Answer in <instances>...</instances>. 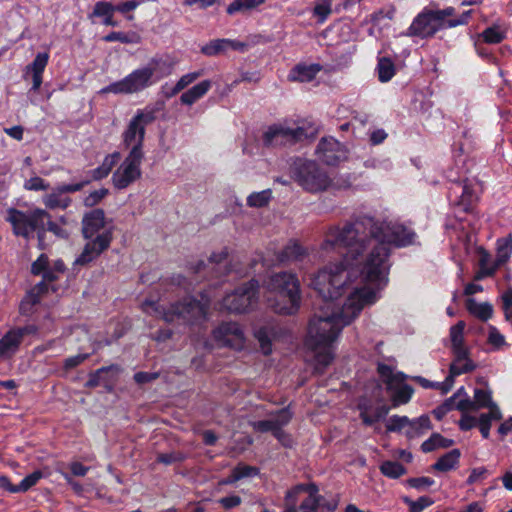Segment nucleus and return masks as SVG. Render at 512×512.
<instances>
[{"mask_svg":"<svg viewBox=\"0 0 512 512\" xmlns=\"http://www.w3.org/2000/svg\"><path fill=\"white\" fill-rule=\"evenodd\" d=\"M453 445L454 440L445 438L439 433H432V435L421 444V450L424 453H429L438 448H449Z\"/></svg>","mask_w":512,"mask_h":512,"instance_id":"2f4dec72","label":"nucleus"},{"mask_svg":"<svg viewBox=\"0 0 512 512\" xmlns=\"http://www.w3.org/2000/svg\"><path fill=\"white\" fill-rule=\"evenodd\" d=\"M120 157V154L118 152H115L113 154L107 155L102 164L94 169L92 171V178L94 180H100L108 176V174L111 172L113 166L116 164Z\"/></svg>","mask_w":512,"mask_h":512,"instance_id":"f704fd0d","label":"nucleus"},{"mask_svg":"<svg viewBox=\"0 0 512 512\" xmlns=\"http://www.w3.org/2000/svg\"><path fill=\"white\" fill-rule=\"evenodd\" d=\"M88 353H81L74 356H70L66 358L63 362V369L64 371L68 372L79 365H81L84 361H86L89 358Z\"/></svg>","mask_w":512,"mask_h":512,"instance_id":"864d4df0","label":"nucleus"},{"mask_svg":"<svg viewBox=\"0 0 512 512\" xmlns=\"http://www.w3.org/2000/svg\"><path fill=\"white\" fill-rule=\"evenodd\" d=\"M272 199L271 189L253 192L247 197V205L252 208L266 207Z\"/></svg>","mask_w":512,"mask_h":512,"instance_id":"58836bf2","label":"nucleus"},{"mask_svg":"<svg viewBox=\"0 0 512 512\" xmlns=\"http://www.w3.org/2000/svg\"><path fill=\"white\" fill-rule=\"evenodd\" d=\"M144 0H130L123 3H120L115 6V10L126 15V18L128 20H133V15H130L129 12L135 10L137 7H139Z\"/></svg>","mask_w":512,"mask_h":512,"instance_id":"603ef678","label":"nucleus"},{"mask_svg":"<svg viewBox=\"0 0 512 512\" xmlns=\"http://www.w3.org/2000/svg\"><path fill=\"white\" fill-rule=\"evenodd\" d=\"M43 477V472L41 470H35L31 474L25 476L22 481L19 483L20 492H26L33 486H35L40 479Z\"/></svg>","mask_w":512,"mask_h":512,"instance_id":"09e8293b","label":"nucleus"},{"mask_svg":"<svg viewBox=\"0 0 512 512\" xmlns=\"http://www.w3.org/2000/svg\"><path fill=\"white\" fill-rule=\"evenodd\" d=\"M21 342L12 329L0 338V361L12 358L19 350Z\"/></svg>","mask_w":512,"mask_h":512,"instance_id":"4be33fe9","label":"nucleus"},{"mask_svg":"<svg viewBox=\"0 0 512 512\" xmlns=\"http://www.w3.org/2000/svg\"><path fill=\"white\" fill-rule=\"evenodd\" d=\"M203 74H204L203 70H198V71H194V72H190V73L182 75L176 83V85L178 86L177 89H181V90L185 89L190 84L195 82L198 78L203 76Z\"/></svg>","mask_w":512,"mask_h":512,"instance_id":"6e6d98bb","label":"nucleus"},{"mask_svg":"<svg viewBox=\"0 0 512 512\" xmlns=\"http://www.w3.org/2000/svg\"><path fill=\"white\" fill-rule=\"evenodd\" d=\"M259 282L252 278L239 286L222 299V307L231 313H246L257 305L259 299Z\"/></svg>","mask_w":512,"mask_h":512,"instance_id":"6e6552de","label":"nucleus"},{"mask_svg":"<svg viewBox=\"0 0 512 512\" xmlns=\"http://www.w3.org/2000/svg\"><path fill=\"white\" fill-rule=\"evenodd\" d=\"M82 224H105V213L102 209H94L86 214Z\"/></svg>","mask_w":512,"mask_h":512,"instance_id":"bf43d9fd","label":"nucleus"},{"mask_svg":"<svg viewBox=\"0 0 512 512\" xmlns=\"http://www.w3.org/2000/svg\"><path fill=\"white\" fill-rule=\"evenodd\" d=\"M106 42L119 41L126 44H137L140 42V36L137 33L111 32L104 38Z\"/></svg>","mask_w":512,"mask_h":512,"instance_id":"79ce46f5","label":"nucleus"},{"mask_svg":"<svg viewBox=\"0 0 512 512\" xmlns=\"http://www.w3.org/2000/svg\"><path fill=\"white\" fill-rule=\"evenodd\" d=\"M432 428L430 417L427 414H423L415 419H410V423L405 431V436L408 439L421 436L425 431Z\"/></svg>","mask_w":512,"mask_h":512,"instance_id":"c85d7f7f","label":"nucleus"},{"mask_svg":"<svg viewBox=\"0 0 512 512\" xmlns=\"http://www.w3.org/2000/svg\"><path fill=\"white\" fill-rule=\"evenodd\" d=\"M12 229L14 235L22 236L27 239L30 238L34 232H36L40 248L44 249L43 242L46 233L45 226H12Z\"/></svg>","mask_w":512,"mask_h":512,"instance_id":"c9c22d12","label":"nucleus"},{"mask_svg":"<svg viewBox=\"0 0 512 512\" xmlns=\"http://www.w3.org/2000/svg\"><path fill=\"white\" fill-rule=\"evenodd\" d=\"M409 423L410 419L407 416L392 415L386 423V430L387 432L401 433Z\"/></svg>","mask_w":512,"mask_h":512,"instance_id":"37998d69","label":"nucleus"},{"mask_svg":"<svg viewBox=\"0 0 512 512\" xmlns=\"http://www.w3.org/2000/svg\"><path fill=\"white\" fill-rule=\"evenodd\" d=\"M316 153L327 165H336L347 159V149L335 138L324 137L317 146Z\"/></svg>","mask_w":512,"mask_h":512,"instance_id":"4468645a","label":"nucleus"},{"mask_svg":"<svg viewBox=\"0 0 512 512\" xmlns=\"http://www.w3.org/2000/svg\"><path fill=\"white\" fill-rule=\"evenodd\" d=\"M474 401L477 410L481 408H487L493 403L492 392L490 390L476 388L474 390Z\"/></svg>","mask_w":512,"mask_h":512,"instance_id":"49530a36","label":"nucleus"},{"mask_svg":"<svg viewBox=\"0 0 512 512\" xmlns=\"http://www.w3.org/2000/svg\"><path fill=\"white\" fill-rule=\"evenodd\" d=\"M322 70L319 64H298L289 73L290 81L310 82Z\"/></svg>","mask_w":512,"mask_h":512,"instance_id":"412c9836","label":"nucleus"},{"mask_svg":"<svg viewBox=\"0 0 512 512\" xmlns=\"http://www.w3.org/2000/svg\"><path fill=\"white\" fill-rule=\"evenodd\" d=\"M227 258L228 251L227 248H224L219 253H212L207 263L203 260H199L191 269L193 273L200 274L204 273L206 269L211 266V277L221 278L228 275L231 271L226 263Z\"/></svg>","mask_w":512,"mask_h":512,"instance_id":"dca6fc26","label":"nucleus"},{"mask_svg":"<svg viewBox=\"0 0 512 512\" xmlns=\"http://www.w3.org/2000/svg\"><path fill=\"white\" fill-rule=\"evenodd\" d=\"M377 373L380 378L386 385V390L393 389L392 377H393V368L390 365L385 363H378L377 365Z\"/></svg>","mask_w":512,"mask_h":512,"instance_id":"8fccbe9b","label":"nucleus"},{"mask_svg":"<svg viewBox=\"0 0 512 512\" xmlns=\"http://www.w3.org/2000/svg\"><path fill=\"white\" fill-rule=\"evenodd\" d=\"M264 0H234L227 7V13L233 15L236 13H246L257 8Z\"/></svg>","mask_w":512,"mask_h":512,"instance_id":"4c0bfd02","label":"nucleus"},{"mask_svg":"<svg viewBox=\"0 0 512 512\" xmlns=\"http://www.w3.org/2000/svg\"><path fill=\"white\" fill-rule=\"evenodd\" d=\"M406 483H407V485H409L410 487H412L414 489L422 490L426 487L432 486L435 483V481H434V479H432L430 477L422 476V477L409 478V479H407Z\"/></svg>","mask_w":512,"mask_h":512,"instance_id":"13d9d810","label":"nucleus"},{"mask_svg":"<svg viewBox=\"0 0 512 512\" xmlns=\"http://www.w3.org/2000/svg\"><path fill=\"white\" fill-rule=\"evenodd\" d=\"M155 119V112L151 109L137 111L123 132V143L126 147H131L130 151L138 150L139 153H143L142 146L146 126L154 122Z\"/></svg>","mask_w":512,"mask_h":512,"instance_id":"9d476101","label":"nucleus"},{"mask_svg":"<svg viewBox=\"0 0 512 512\" xmlns=\"http://www.w3.org/2000/svg\"><path fill=\"white\" fill-rule=\"evenodd\" d=\"M251 425L254 431L260 433L271 432L273 434V432L276 429V424L274 420H259L253 422Z\"/></svg>","mask_w":512,"mask_h":512,"instance_id":"69168bd1","label":"nucleus"},{"mask_svg":"<svg viewBox=\"0 0 512 512\" xmlns=\"http://www.w3.org/2000/svg\"><path fill=\"white\" fill-rule=\"evenodd\" d=\"M307 251L297 241H290L277 255L280 263L290 262L291 260H301Z\"/></svg>","mask_w":512,"mask_h":512,"instance_id":"bb28decb","label":"nucleus"},{"mask_svg":"<svg viewBox=\"0 0 512 512\" xmlns=\"http://www.w3.org/2000/svg\"><path fill=\"white\" fill-rule=\"evenodd\" d=\"M238 480L247 477H255L260 474V469L256 466H251L243 462L238 463L233 469Z\"/></svg>","mask_w":512,"mask_h":512,"instance_id":"a18cd8bd","label":"nucleus"},{"mask_svg":"<svg viewBox=\"0 0 512 512\" xmlns=\"http://www.w3.org/2000/svg\"><path fill=\"white\" fill-rule=\"evenodd\" d=\"M229 44H231L230 39H215L203 45L200 51L206 56H216L229 49Z\"/></svg>","mask_w":512,"mask_h":512,"instance_id":"e433bc0d","label":"nucleus"},{"mask_svg":"<svg viewBox=\"0 0 512 512\" xmlns=\"http://www.w3.org/2000/svg\"><path fill=\"white\" fill-rule=\"evenodd\" d=\"M49 268V258L46 254L42 253L31 265V273L33 275H41Z\"/></svg>","mask_w":512,"mask_h":512,"instance_id":"4d7b16f0","label":"nucleus"},{"mask_svg":"<svg viewBox=\"0 0 512 512\" xmlns=\"http://www.w3.org/2000/svg\"><path fill=\"white\" fill-rule=\"evenodd\" d=\"M344 316L325 313L315 315L309 322L306 345L315 352V371L319 374H323L334 359V354L329 347L343 329L339 318Z\"/></svg>","mask_w":512,"mask_h":512,"instance_id":"f03ea898","label":"nucleus"},{"mask_svg":"<svg viewBox=\"0 0 512 512\" xmlns=\"http://www.w3.org/2000/svg\"><path fill=\"white\" fill-rule=\"evenodd\" d=\"M390 408L391 407L387 405H380L375 408L372 414H369L367 411L368 407L359 404V416L364 425L373 426L375 423L379 422L380 420L384 419L387 416V414L390 411Z\"/></svg>","mask_w":512,"mask_h":512,"instance_id":"c756f323","label":"nucleus"},{"mask_svg":"<svg viewBox=\"0 0 512 512\" xmlns=\"http://www.w3.org/2000/svg\"><path fill=\"white\" fill-rule=\"evenodd\" d=\"M49 55L47 53H38L34 58L33 62L26 66V73L32 74H43L47 63H48Z\"/></svg>","mask_w":512,"mask_h":512,"instance_id":"c03bdc74","label":"nucleus"},{"mask_svg":"<svg viewBox=\"0 0 512 512\" xmlns=\"http://www.w3.org/2000/svg\"><path fill=\"white\" fill-rule=\"evenodd\" d=\"M455 13L452 7L443 10H424L412 22L407 35L421 38L431 37L437 31L467 23L471 11L464 12L458 19H450Z\"/></svg>","mask_w":512,"mask_h":512,"instance_id":"39448f33","label":"nucleus"},{"mask_svg":"<svg viewBox=\"0 0 512 512\" xmlns=\"http://www.w3.org/2000/svg\"><path fill=\"white\" fill-rule=\"evenodd\" d=\"M465 326H466L465 322L461 320V321H458L455 325H453L450 328V339H451L452 347L459 346L464 343L463 333H464Z\"/></svg>","mask_w":512,"mask_h":512,"instance_id":"de8ad7c7","label":"nucleus"},{"mask_svg":"<svg viewBox=\"0 0 512 512\" xmlns=\"http://www.w3.org/2000/svg\"><path fill=\"white\" fill-rule=\"evenodd\" d=\"M477 422L478 418L468 413H464L458 421V426L461 431H469L477 426Z\"/></svg>","mask_w":512,"mask_h":512,"instance_id":"774afa93","label":"nucleus"},{"mask_svg":"<svg viewBox=\"0 0 512 512\" xmlns=\"http://www.w3.org/2000/svg\"><path fill=\"white\" fill-rule=\"evenodd\" d=\"M507 29L504 25L495 23L486 28L480 34V37L487 44H499L506 38Z\"/></svg>","mask_w":512,"mask_h":512,"instance_id":"7c9ffc66","label":"nucleus"},{"mask_svg":"<svg viewBox=\"0 0 512 512\" xmlns=\"http://www.w3.org/2000/svg\"><path fill=\"white\" fill-rule=\"evenodd\" d=\"M488 343L497 349L505 344L504 336L494 326H490L489 328Z\"/></svg>","mask_w":512,"mask_h":512,"instance_id":"338daca9","label":"nucleus"},{"mask_svg":"<svg viewBox=\"0 0 512 512\" xmlns=\"http://www.w3.org/2000/svg\"><path fill=\"white\" fill-rule=\"evenodd\" d=\"M461 452L458 448L452 449L442 455L433 465L432 468L439 472H448L455 469L459 464Z\"/></svg>","mask_w":512,"mask_h":512,"instance_id":"cd10ccee","label":"nucleus"},{"mask_svg":"<svg viewBox=\"0 0 512 512\" xmlns=\"http://www.w3.org/2000/svg\"><path fill=\"white\" fill-rule=\"evenodd\" d=\"M144 158L143 153L138 150L130 151L125 160L116 169L112 176L113 185L117 189L127 188L131 183L141 176V163Z\"/></svg>","mask_w":512,"mask_h":512,"instance_id":"ddd939ff","label":"nucleus"},{"mask_svg":"<svg viewBox=\"0 0 512 512\" xmlns=\"http://www.w3.org/2000/svg\"><path fill=\"white\" fill-rule=\"evenodd\" d=\"M379 469L384 476L390 479H398L407 472V469L403 464L398 461L391 460L383 461Z\"/></svg>","mask_w":512,"mask_h":512,"instance_id":"72a5a7b5","label":"nucleus"},{"mask_svg":"<svg viewBox=\"0 0 512 512\" xmlns=\"http://www.w3.org/2000/svg\"><path fill=\"white\" fill-rule=\"evenodd\" d=\"M477 368V365L474 363L473 360H468V362L464 363L462 366H458L455 363H451L449 366V374L445 378L443 382H436L438 384V387L436 389L440 390L442 394H447L453 387L455 377L471 373Z\"/></svg>","mask_w":512,"mask_h":512,"instance_id":"aec40b11","label":"nucleus"},{"mask_svg":"<svg viewBox=\"0 0 512 512\" xmlns=\"http://www.w3.org/2000/svg\"><path fill=\"white\" fill-rule=\"evenodd\" d=\"M331 1L325 0L322 3H318L314 7V15L318 17L320 22H324L326 18L331 14Z\"/></svg>","mask_w":512,"mask_h":512,"instance_id":"680f3d73","label":"nucleus"},{"mask_svg":"<svg viewBox=\"0 0 512 512\" xmlns=\"http://www.w3.org/2000/svg\"><path fill=\"white\" fill-rule=\"evenodd\" d=\"M266 290L273 294L267 299L268 306L280 315H294L301 304L300 282L296 274L286 271L273 273L264 282Z\"/></svg>","mask_w":512,"mask_h":512,"instance_id":"7ed1b4c3","label":"nucleus"},{"mask_svg":"<svg viewBox=\"0 0 512 512\" xmlns=\"http://www.w3.org/2000/svg\"><path fill=\"white\" fill-rule=\"evenodd\" d=\"M296 181L304 189L310 192L325 190L331 184V179L315 162L306 161L296 169Z\"/></svg>","mask_w":512,"mask_h":512,"instance_id":"9b49d317","label":"nucleus"},{"mask_svg":"<svg viewBox=\"0 0 512 512\" xmlns=\"http://www.w3.org/2000/svg\"><path fill=\"white\" fill-rule=\"evenodd\" d=\"M89 181H84L76 184H63L58 186L52 193L46 195L43 198V202L47 208L55 209L62 208L65 209L69 206L71 200L68 197H63L62 195L65 193H73L80 191L83 189L85 185H87Z\"/></svg>","mask_w":512,"mask_h":512,"instance_id":"a211bd4d","label":"nucleus"},{"mask_svg":"<svg viewBox=\"0 0 512 512\" xmlns=\"http://www.w3.org/2000/svg\"><path fill=\"white\" fill-rule=\"evenodd\" d=\"M11 329L14 331L15 335L18 337L21 343L23 342L25 336L37 335L39 332V327L35 324H28L22 327H14Z\"/></svg>","mask_w":512,"mask_h":512,"instance_id":"052dcab7","label":"nucleus"},{"mask_svg":"<svg viewBox=\"0 0 512 512\" xmlns=\"http://www.w3.org/2000/svg\"><path fill=\"white\" fill-rule=\"evenodd\" d=\"M218 503L224 510H231L241 505L242 498L236 494H232L226 497H222L218 500Z\"/></svg>","mask_w":512,"mask_h":512,"instance_id":"0e129e2a","label":"nucleus"},{"mask_svg":"<svg viewBox=\"0 0 512 512\" xmlns=\"http://www.w3.org/2000/svg\"><path fill=\"white\" fill-rule=\"evenodd\" d=\"M378 78L381 82H388L395 74V66L390 58L382 57L377 64Z\"/></svg>","mask_w":512,"mask_h":512,"instance_id":"ea45409f","label":"nucleus"},{"mask_svg":"<svg viewBox=\"0 0 512 512\" xmlns=\"http://www.w3.org/2000/svg\"><path fill=\"white\" fill-rule=\"evenodd\" d=\"M358 303L351 305V314H348L347 310L342 311H332L331 313H335L337 315L343 314L344 317L339 318V323L341 326L349 325L361 312L365 305H371L376 301V292L371 288H362L356 291Z\"/></svg>","mask_w":512,"mask_h":512,"instance_id":"f3484780","label":"nucleus"},{"mask_svg":"<svg viewBox=\"0 0 512 512\" xmlns=\"http://www.w3.org/2000/svg\"><path fill=\"white\" fill-rule=\"evenodd\" d=\"M211 87L212 82L210 80H203L185 91L180 97V102L183 105L191 106L201 99L211 89Z\"/></svg>","mask_w":512,"mask_h":512,"instance_id":"a878e982","label":"nucleus"},{"mask_svg":"<svg viewBox=\"0 0 512 512\" xmlns=\"http://www.w3.org/2000/svg\"><path fill=\"white\" fill-rule=\"evenodd\" d=\"M45 220L48 221L47 224H52L49 221V215L45 210L39 209V208H29L25 211L11 209L9 211V218L8 221L11 222V224H38L44 223Z\"/></svg>","mask_w":512,"mask_h":512,"instance_id":"6ab92c4d","label":"nucleus"},{"mask_svg":"<svg viewBox=\"0 0 512 512\" xmlns=\"http://www.w3.org/2000/svg\"><path fill=\"white\" fill-rule=\"evenodd\" d=\"M277 335V329L274 326H261L254 332V337L258 341L262 353L268 356L272 353V342Z\"/></svg>","mask_w":512,"mask_h":512,"instance_id":"5701e85b","label":"nucleus"},{"mask_svg":"<svg viewBox=\"0 0 512 512\" xmlns=\"http://www.w3.org/2000/svg\"><path fill=\"white\" fill-rule=\"evenodd\" d=\"M120 367L117 364H111L109 366H103L95 371H92L88 375V380L84 384L85 388L93 389L100 385H102L101 382V375L102 374H108L109 372H119Z\"/></svg>","mask_w":512,"mask_h":512,"instance_id":"473e14b6","label":"nucleus"},{"mask_svg":"<svg viewBox=\"0 0 512 512\" xmlns=\"http://www.w3.org/2000/svg\"><path fill=\"white\" fill-rule=\"evenodd\" d=\"M371 238L360 236L356 226H343L334 238L324 241V248H332L341 256L342 260L330 263L320 269L312 279L313 289L322 298L328 308L334 300L340 298L345 292L348 280L347 270L355 265L358 257L368 246L375 242L367 255L361 269L364 280L378 284L387 282L390 264V246L405 247L413 244L415 232L408 226H370Z\"/></svg>","mask_w":512,"mask_h":512,"instance_id":"f257e3e1","label":"nucleus"},{"mask_svg":"<svg viewBox=\"0 0 512 512\" xmlns=\"http://www.w3.org/2000/svg\"><path fill=\"white\" fill-rule=\"evenodd\" d=\"M451 195H454L452 203L456 220L471 221L468 216L472 215L474 205L478 200V193L474 187L467 182L456 183L451 188Z\"/></svg>","mask_w":512,"mask_h":512,"instance_id":"f8f14e48","label":"nucleus"},{"mask_svg":"<svg viewBox=\"0 0 512 512\" xmlns=\"http://www.w3.org/2000/svg\"><path fill=\"white\" fill-rule=\"evenodd\" d=\"M209 301L205 302L194 297H185L181 301L172 303L164 312L166 322H182L187 325L201 324L207 319Z\"/></svg>","mask_w":512,"mask_h":512,"instance_id":"423d86ee","label":"nucleus"},{"mask_svg":"<svg viewBox=\"0 0 512 512\" xmlns=\"http://www.w3.org/2000/svg\"><path fill=\"white\" fill-rule=\"evenodd\" d=\"M316 130L312 126L289 127L283 124L270 126L263 135L267 146L292 145L313 138Z\"/></svg>","mask_w":512,"mask_h":512,"instance_id":"1a4fd4ad","label":"nucleus"},{"mask_svg":"<svg viewBox=\"0 0 512 512\" xmlns=\"http://www.w3.org/2000/svg\"><path fill=\"white\" fill-rule=\"evenodd\" d=\"M489 475L488 470L485 467H477L471 470L469 477L466 480L467 485H473L474 483L485 480Z\"/></svg>","mask_w":512,"mask_h":512,"instance_id":"e2e57ef3","label":"nucleus"},{"mask_svg":"<svg viewBox=\"0 0 512 512\" xmlns=\"http://www.w3.org/2000/svg\"><path fill=\"white\" fill-rule=\"evenodd\" d=\"M115 11V6L110 2L98 1L94 5L92 16L103 17L104 19L109 14H114Z\"/></svg>","mask_w":512,"mask_h":512,"instance_id":"3c124183","label":"nucleus"},{"mask_svg":"<svg viewBox=\"0 0 512 512\" xmlns=\"http://www.w3.org/2000/svg\"><path fill=\"white\" fill-rule=\"evenodd\" d=\"M158 69L163 71V76H168L172 73L173 65L162 58H152L147 66L135 69L122 80L104 87L101 93L133 94L141 92L154 83L153 77Z\"/></svg>","mask_w":512,"mask_h":512,"instance_id":"20e7f679","label":"nucleus"},{"mask_svg":"<svg viewBox=\"0 0 512 512\" xmlns=\"http://www.w3.org/2000/svg\"><path fill=\"white\" fill-rule=\"evenodd\" d=\"M512 253V236L508 235L497 241V255L496 259L489 268H479L475 273L473 279L475 281L483 280L487 277H492L500 266L505 264Z\"/></svg>","mask_w":512,"mask_h":512,"instance_id":"2eb2a0df","label":"nucleus"},{"mask_svg":"<svg viewBox=\"0 0 512 512\" xmlns=\"http://www.w3.org/2000/svg\"><path fill=\"white\" fill-rule=\"evenodd\" d=\"M292 418H293V413L290 410V407L287 406V407H283L280 410H278L276 412V418L273 420L276 424V428H282L283 426H286L287 424H289V422L292 420Z\"/></svg>","mask_w":512,"mask_h":512,"instance_id":"5fc2aeb1","label":"nucleus"},{"mask_svg":"<svg viewBox=\"0 0 512 512\" xmlns=\"http://www.w3.org/2000/svg\"><path fill=\"white\" fill-rule=\"evenodd\" d=\"M465 308L469 314L482 322H487L493 316V305L489 302L478 303L474 298H467Z\"/></svg>","mask_w":512,"mask_h":512,"instance_id":"b1692460","label":"nucleus"},{"mask_svg":"<svg viewBox=\"0 0 512 512\" xmlns=\"http://www.w3.org/2000/svg\"><path fill=\"white\" fill-rule=\"evenodd\" d=\"M386 391L390 394L391 407L396 408L409 403L415 390L409 384H393V389Z\"/></svg>","mask_w":512,"mask_h":512,"instance_id":"393cba45","label":"nucleus"},{"mask_svg":"<svg viewBox=\"0 0 512 512\" xmlns=\"http://www.w3.org/2000/svg\"><path fill=\"white\" fill-rule=\"evenodd\" d=\"M106 226H82V234L89 241L85 244L80 255L75 259L74 265L86 266L97 259L102 252L107 250L112 242V229L102 232Z\"/></svg>","mask_w":512,"mask_h":512,"instance_id":"0eeeda50","label":"nucleus"},{"mask_svg":"<svg viewBox=\"0 0 512 512\" xmlns=\"http://www.w3.org/2000/svg\"><path fill=\"white\" fill-rule=\"evenodd\" d=\"M187 459L186 453L182 451H171L168 453H158L156 456V462L164 465H172L176 463H182Z\"/></svg>","mask_w":512,"mask_h":512,"instance_id":"a19ab883","label":"nucleus"}]
</instances>
